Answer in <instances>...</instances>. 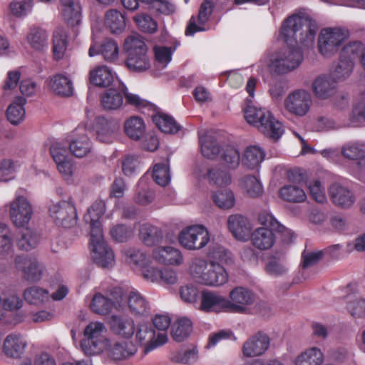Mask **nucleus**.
<instances>
[{
	"label": "nucleus",
	"instance_id": "52",
	"mask_svg": "<svg viewBox=\"0 0 365 365\" xmlns=\"http://www.w3.org/2000/svg\"><path fill=\"white\" fill-rule=\"evenodd\" d=\"M212 199L215 205L223 210H229L234 207L235 198L233 192L228 189L221 190L212 195Z\"/></svg>",
	"mask_w": 365,
	"mask_h": 365
},
{
	"label": "nucleus",
	"instance_id": "13",
	"mask_svg": "<svg viewBox=\"0 0 365 365\" xmlns=\"http://www.w3.org/2000/svg\"><path fill=\"white\" fill-rule=\"evenodd\" d=\"M270 342L271 339L267 334L258 331L244 342L242 347V354L247 358L261 356L269 349Z\"/></svg>",
	"mask_w": 365,
	"mask_h": 365
},
{
	"label": "nucleus",
	"instance_id": "50",
	"mask_svg": "<svg viewBox=\"0 0 365 365\" xmlns=\"http://www.w3.org/2000/svg\"><path fill=\"white\" fill-rule=\"evenodd\" d=\"M91 309L96 314L105 315L111 312L114 302L100 293L96 294L91 303Z\"/></svg>",
	"mask_w": 365,
	"mask_h": 365
},
{
	"label": "nucleus",
	"instance_id": "62",
	"mask_svg": "<svg viewBox=\"0 0 365 365\" xmlns=\"http://www.w3.org/2000/svg\"><path fill=\"white\" fill-rule=\"evenodd\" d=\"M153 197V192L148 189L145 182L140 180L138 184L137 194L135 197V202L145 205L151 202Z\"/></svg>",
	"mask_w": 365,
	"mask_h": 365
},
{
	"label": "nucleus",
	"instance_id": "39",
	"mask_svg": "<svg viewBox=\"0 0 365 365\" xmlns=\"http://www.w3.org/2000/svg\"><path fill=\"white\" fill-rule=\"evenodd\" d=\"M124 129L130 138L138 140L145 134V125L141 118L133 116L125 122Z\"/></svg>",
	"mask_w": 365,
	"mask_h": 365
},
{
	"label": "nucleus",
	"instance_id": "7",
	"mask_svg": "<svg viewBox=\"0 0 365 365\" xmlns=\"http://www.w3.org/2000/svg\"><path fill=\"white\" fill-rule=\"evenodd\" d=\"M210 233L202 225H192L182 229L178 241L182 247L189 250H200L210 241Z\"/></svg>",
	"mask_w": 365,
	"mask_h": 365
},
{
	"label": "nucleus",
	"instance_id": "38",
	"mask_svg": "<svg viewBox=\"0 0 365 365\" xmlns=\"http://www.w3.org/2000/svg\"><path fill=\"white\" fill-rule=\"evenodd\" d=\"M354 62L350 59L339 57L338 62L334 65L331 76L337 81H343L350 77L354 68Z\"/></svg>",
	"mask_w": 365,
	"mask_h": 365
},
{
	"label": "nucleus",
	"instance_id": "57",
	"mask_svg": "<svg viewBox=\"0 0 365 365\" xmlns=\"http://www.w3.org/2000/svg\"><path fill=\"white\" fill-rule=\"evenodd\" d=\"M13 247L12 234L9 227L6 225L0 224V255L9 254Z\"/></svg>",
	"mask_w": 365,
	"mask_h": 365
},
{
	"label": "nucleus",
	"instance_id": "16",
	"mask_svg": "<svg viewBox=\"0 0 365 365\" xmlns=\"http://www.w3.org/2000/svg\"><path fill=\"white\" fill-rule=\"evenodd\" d=\"M120 125L115 120L104 116H98L96 118L94 130L96 138L106 143L113 142L115 134L118 131Z\"/></svg>",
	"mask_w": 365,
	"mask_h": 365
},
{
	"label": "nucleus",
	"instance_id": "26",
	"mask_svg": "<svg viewBox=\"0 0 365 365\" xmlns=\"http://www.w3.org/2000/svg\"><path fill=\"white\" fill-rule=\"evenodd\" d=\"M62 16L66 24L73 27L81 20V6L79 0H60Z\"/></svg>",
	"mask_w": 365,
	"mask_h": 365
},
{
	"label": "nucleus",
	"instance_id": "5",
	"mask_svg": "<svg viewBox=\"0 0 365 365\" xmlns=\"http://www.w3.org/2000/svg\"><path fill=\"white\" fill-rule=\"evenodd\" d=\"M348 38V32L341 28L323 29L318 37L319 52L325 58H330L339 51Z\"/></svg>",
	"mask_w": 365,
	"mask_h": 365
},
{
	"label": "nucleus",
	"instance_id": "6",
	"mask_svg": "<svg viewBox=\"0 0 365 365\" xmlns=\"http://www.w3.org/2000/svg\"><path fill=\"white\" fill-rule=\"evenodd\" d=\"M106 327L101 322H91L84 330L85 338L81 342L83 351L86 355L100 353L106 346L103 333Z\"/></svg>",
	"mask_w": 365,
	"mask_h": 365
},
{
	"label": "nucleus",
	"instance_id": "1",
	"mask_svg": "<svg viewBox=\"0 0 365 365\" xmlns=\"http://www.w3.org/2000/svg\"><path fill=\"white\" fill-rule=\"evenodd\" d=\"M317 26L309 19L293 16L283 24L281 35L288 45L274 53L268 64L269 70L282 74L297 68L302 62L303 54L298 46L293 44L312 46L314 41Z\"/></svg>",
	"mask_w": 365,
	"mask_h": 365
},
{
	"label": "nucleus",
	"instance_id": "35",
	"mask_svg": "<svg viewBox=\"0 0 365 365\" xmlns=\"http://www.w3.org/2000/svg\"><path fill=\"white\" fill-rule=\"evenodd\" d=\"M104 24L113 34L121 33L125 28V17L116 9H109L106 11Z\"/></svg>",
	"mask_w": 365,
	"mask_h": 365
},
{
	"label": "nucleus",
	"instance_id": "12",
	"mask_svg": "<svg viewBox=\"0 0 365 365\" xmlns=\"http://www.w3.org/2000/svg\"><path fill=\"white\" fill-rule=\"evenodd\" d=\"M136 339L145 346L144 352L147 354L165 344L168 341V335L165 332H157L146 324H140L136 331Z\"/></svg>",
	"mask_w": 365,
	"mask_h": 365
},
{
	"label": "nucleus",
	"instance_id": "59",
	"mask_svg": "<svg viewBox=\"0 0 365 365\" xmlns=\"http://www.w3.org/2000/svg\"><path fill=\"white\" fill-rule=\"evenodd\" d=\"M153 178L159 185L166 186L170 180L168 166L164 163L156 164L153 168Z\"/></svg>",
	"mask_w": 365,
	"mask_h": 365
},
{
	"label": "nucleus",
	"instance_id": "14",
	"mask_svg": "<svg viewBox=\"0 0 365 365\" xmlns=\"http://www.w3.org/2000/svg\"><path fill=\"white\" fill-rule=\"evenodd\" d=\"M228 299L219 293L205 290L201 293L199 309L205 313L229 312Z\"/></svg>",
	"mask_w": 365,
	"mask_h": 365
},
{
	"label": "nucleus",
	"instance_id": "20",
	"mask_svg": "<svg viewBox=\"0 0 365 365\" xmlns=\"http://www.w3.org/2000/svg\"><path fill=\"white\" fill-rule=\"evenodd\" d=\"M152 257L157 262L168 265H180L183 262L181 252L170 246L159 247L153 250Z\"/></svg>",
	"mask_w": 365,
	"mask_h": 365
},
{
	"label": "nucleus",
	"instance_id": "21",
	"mask_svg": "<svg viewBox=\"0 0 365 365\" xmlns=\"http://www.w3.org/2000/svg\"><path fill=\"white\" fill-rule=\"evenodd\" d=\"M110 329L117 335L129 339L135 331L133 319L128 316L113 315L110 320Z\"/></svg>",
	"mask_w": 365,
	"mask_h": 365
},
{
	"label": "nucleus",
	"instance_id": "32",
	"mask_svg": "<svg viewBox=\"0 0 365 365\" xmlns=\"http://www.w3.org/2000/svg\"><path fill=\"white\" fill-rule=\"evenodd\" d=\"M89 79L91 83L99 87H108L113 81L111 71L106 66H98L89 72Z\"/></svg>",
	"mask_w": 365,
	"mask_h": 365
},
{
	"label": "nucleus",
	"instance_id": "44",
	"mask_svg": "<svg viewBox=\"0 0 365 365\" xmlns=\"http://www.w3.org/2000/svg\"><path fill=\"white\" fill-rule=\"evenodd\" d=\"M128 304L130 312L135 315H144L149 310V304L137 292H130L128 296Z\"/></svg>",
	"mask_w": 365,
	"mask_h": 365
},
{
	"label": "nucleus",
	"instance_id": "11",
	"mask_svg": "<svg viewBox=\"0 0 365 365\" xmlns=\"http://www.w3.org/2000/svg\"><path fill=\"white\" fill-rule=\"evenodd\" d=\"M15 265L23 274V278L28 282H37L44 274L45 268L34 256L21 255L15 259Z\"/></svg>",
	"mask_w": 365,
	"mask_h": 365
},
{
	"label": "nucleus",
	"instance_id": "47",
	"mask_svg": "<svg viewBox=\"0 0 365 365\" xmlns=\"http://www.w3.org/2000/svg\"><path fill=\"white\" fill-rule=\"evenodd\" d=\"M154 121L158 128L165 133L175 134L182 128L172 116L165 113L155 116Z\"/></svg>",
	"mask_w": 365,
	"mask_h": 365
},
{
	"label": "nucleus",
	"instance_id": "40",
	"mask_svg": "<svg viewBox=\"0 0 365 365\" xmlns=\"http://www.w3.org/2000/svg\"><path fill=\"white\" fill-rule=\"evenodd\" d=\"M125 257L127 263L138 272L150 261L145 252L133 248L125 250Z\"/></svg>",
	"mask_w": 365,
	"mask_h": 365
},
{
	"label": "nucleus",
	"instance_id": "15",
	"mask_svg": "<svg viewBox=\"0 0 365 365\" xmlns=\"http://www.w3.org/2000/svg\"><path fill=\"white\" fill-rule=\"evenodd\" d=\"M229 312L244 313L247 307L252 304L255 300V294L248 289L243 287L234 288L229 294Z\"/></svg>",
	"mask_w": 365,
	"mask_h": 365
},
{
	"label": "nucleus",
	"instance_id": "33",
	"mask_svg": "<svg viewBox=\"0 0 365 365\" xmlns=\"http://www.w3.org/2000/svg\"><path fill=\"white\" fill-rule=\"evenodd\" d=\"M137 351L134 344L128 341L115 343L108 351V356L114 361L127 359Z\"/></svg>",
	"mask_w": 365,
	"mask_h": 365
},
{
	"label": "nucleus",
	"instance_id": "54",
	"mask_svg": "<svg viewBox=\"0 0 365 365\" xmlns=\"http://www.w3.org/2000/svg\"><path fill=\"white\" fill-rule=\"evenodd\" d=\"M268 110L265 108H258L254 106H248L245 110V118L247 122L257 128L259 124L266 118Z\"/></svg>",
	"mask_w": 365,
	"mask_h": 365
},
{
	"label": "nucleus",
	"instance_id": "64",
	"mask_svg": "<svg viewBox=\"0 0 365 365\" xmlns=\"http://www.w3.org/2000/svg\"><path fill=\"white\" fill-rule=\"evenodd\" d=\"M308 188L311 197L319 203H324L327 201L324 187L318 180H314L308 183Z\"/></svg>",
	"mask_w": 365,
	"mask_h": 365
},
{
	"label": "nucleus",
	"instance_id": "56",
	"mask_svg": "<svg viewBox=\"0 0 365 365\" xmlns=\"http://www.w3.org/2000/svg\"><path fill=\"white\" fill-rule=\"evenodd\" d=\"M207 178L210 182L219 187L227 185L231 182L230 175L218 168L209 169L207 173Z\"/></svg>",
	"mask_w": 365,
	"mask_h": 365
},
{
	"label": "nucleus",
	"instance_id": "4",
	"mask_svg": "<svg viewBox=\"0 0 365 365\" xmlns=\"http://www.w3.org/2000/svg\"><path fill=\"white\" fill-rule=\"evenodd\" d=\"M123 48L127 54L125 65L130 71L143 72L150 68L148 47L141 36L138 34L128 36Z\"/></svg>",
	"mask_w": 365,
	"mask_h": 365
},
{
	"label": "nucleus",
	"instance_id": "58",
	"mask_svg": "<svg viewBox=\"0 0 365 365\" xmlns=\"http://www.w3.org/2000/svg\"><path fill=\"white\" fill-rule=\"evenodd\" d=\"M364 50V45L360 41L349 42L346 44L340 51L341 58L350 59L352 62L359 56L362 54Z\"/></svg>",
	"mask_w": 365,
	"mask_h": 365
},
{
	"label": "nucleus",
	"instance_id": "23",
	"mask_svg": "<svg viewBox=\"0 0 365 365\" xmlns=\"http://www.w3.org/2000/svg\"><path fill=\"white\" fill-rule=\"evenodd\" d=\"M341 154L345 158L354 161L359 170L365 169V143H348L343 146Z\"/></svg>",
	"mask_w": 365,
	"mask_h": 365
},
{
	"label": "nucleus",
	"instance_id": "51",
	"mask_svg": "<svg viewBox=\"0 0 365 365\" xmlns=\"http://www.w3.org/2000/svg\"><path fill=\"white\" fill-rule=\"evenodd\" d=\"M170 359L172 362L176 364H192L198 362V351L193 348L185 351H173Z\"/></svg>",
	"mask_w": 365,
	"mask_h": 365
},
{
	"label": "nucleus",
	"instance_id": "29",
	"mask_svg": "<svg viewBox=\"0 0 365 365\" xmlns=\"http://www.w3.org/2000/svg\"><path fill=\"white\" fill-rule=\"evenodd\" d=\"M139 237L144 245L153 247L162 242L163 234L160 228L150 224H143L140 227Z\"/></svg>",
	"mask_w": 365,
	"mask_h": 365
},
{
	"label": "nucleus",
	"instance_id": "2",
	"mask_svg": "<svg viewBox=\"0 0 365 365\" xmlns=\"http://www.w3.org/2000/svg\"><path fill=\"white\" fill-rule=\"evenodd\" d=\"M106 211V204L103 200H96L88 209L83 220L90 225L91 245L93 258L100 267L110 268L115 264V255L113 250L104 240L100 218Z\"/></svg>",
	"mask_w": 365,
	"mask_h": 365
},
{
	"label": "nucleus",
	"instance_id": "27",
	"mask_svg": "<svg viewBox=\"0 0 365 365\" xmlns=\"http://www.w3.org/2000/svg\"><path fill=\"white\" fill-rule=\"evenodd\" d=\"M259 221L262 225L269 226L274 229V232L278 234L284 244H289L292 242L294 233L292 230L281 225L271 214L261 212L259 215Z\"/></svg>",
	"mask_w": 365,
	"mask_h": 365
},
{
	"label": "nucleus",
	"instance_id": "30",
	"mask_svg": "<svg viewBox=\"0 0 365 365\" xmlns=\"http://www.w3.org/2000/svg\"><path fill=\"white\" fill-rule=\"evenodd\" d=\"M50 89L56 95L70 96L73 93L71 81L66 76L56 74L48 81Z\"/></svg>",
	"mask_w": 365,
	"mask_h": 365
},
{
	"label": "nucleus",
	"instance_id": "43",
	"mask_svg": "<svg viewBox=\"0 0 365 365\" xmlns=\"http://www.w3.org/2000/svg\"><path fill=\"white\" fill-rule=\"evenodd\" d=\"M24 297L31 304L40 305L48 301L49 293L45 289L32 286L24 290Z\"/></svg>",
	"mask_w": 365,
	"mask_h": 365
},
{
	"label": "nucleus",
	"instance_id": "36",
	"mask_svg": "<svg viewBox=\"0 0 365 365\" xmlns=\"http://www.w3.org/2000/svg\"><path fill=\"white\" fill-rule=\"evenodd\" d=\"M264 152L257 146H250L245 150L242 164L249 169L257 168L264 158Z\"/></svg>",
	"mask_w": 365,
	"mask_h": 365
},
{
	"label": "nucleus",
	"instance_id": "34",
	"mask_svg": "<svg viewBox=\"0 0 365 365\" xmlns=\"http://www.w3.org/2000/svg\"><path fill=\"white\" fill-rule=\"evenodd\" d=\"M48 37L46 30L39 27H33L30 29L26 39L33 49L42 51L48 47Z\"/></svg>",
	"mask_w": 365,
	"mask_h": 365
},
{
	"label": "nucleus",
	"instance_id": "28",
	"mask_svg": "<svg viewBox=\"0 0 365 365\" xmlns=\"http://www.w3.org/2000/svg\"><path fill=\"white\" fill-rule=\"evenodd\" d=\"M267 115L263 119L257 128L259 132L274 141L277 140L283 134L284 130L282 123L277 120L269 110Z\"/></svg>",
	"mask_w": 365,
	"mask_h": 365
},
{
	"label": "nucleus",
	"instance_id": "45",
	"mask_svg": "<svg viewBox=\"0 0 365 365\" xmlns=\"http://www.w3.org/2000/svg\"><path fill=\"white\" fill-rule=\"evenodd\" d=\"M101 105L106 110H117L123 102V94L116 89H109L101 96Z\"/></svg>",
	"mask_w": 365,
	"mask_h": 365
},
{
	"label": "nucleus",
	"instance_id": "10",
	"mask_svg": "<svg viewBox=\"0 0 365 365\" xmlns=\"http://www.w3.org/2000/svg\"><path fill=\"white\" fill-rule=\"evenodd\" d=\"M9 212L10 219L16 227H24L31 219L33 208L26 197L16 195L9 203Z\"/></svg>",
	"mask_w": 365,
	"mask_h": 365
},
{
	"label": "nucleus",
	"instance_id": "55",
	"mask_svg": "<svg viewBox=\"0 0 365 365\" xmlns=\"http://www.w3.org/2000/svg\"><path fill=\"white\" fill-rule=\"evenodd\" d=\"M221 158L225 164L230 169H235L238 167L240 162V155L239 151L231 145H227L222 149Z\"/></svg>",
	"mask_w": 365,
	"mask_h": 365
},
{
	"label": "nucleus",
	"instance_id": "25",
	"mask_svg": "<svg viewBox=\"0 0 365 365\" xmlns=\"http://www.w3.org/2000/svg\"><path fill=\"white\" fill-rule=\"evenodd\" d=\"M27 346V341L20 334H11L4 341V352L11 358L19 359L24 354Z\"/></svg>",
	"mask_w": 365,
	"mask_h": 365
},
{
	"label": "nucleus",
	"instance_id": "8",
	"mask_svg": "<svg viewBox=\"0 0 365 365\" xmlns=\"http://www.w3.org/2000/svg\"><path fill=\"white\" fill-rule=\"evenodd\" d=\"M312 105V96L305 89H297L289 93L286 97L284 106L287 111L297 116H305Z\"/></svg>",
	"mask_w": 365,
	"mask_h": 365
},
{
	"label": "nucleus",
	"instance_id": "63",
	"mask_svg": "<svg viewBox=\"0 0 365 365\" xmlns=\"http://www.w3.org/2000/svg\"><path fill=\"white\" fill-rule=\"evenodd\" d=\"M265 271L269 275L279 277L286 274L287 268L279 259L272 257L266 263Z\"/></svg>",
	"mask_w": 365,
	"mask_h": 365
},
{
	"label": "nucleus",
	"instance_id": "24",
	"mask_svg": "<svg viewBox=\"0 0 365 365\" xmlns=\"http://www.w3.org/2000/svg\"><path fill=\"white\" fill-rule=\"evenodd\" d=\"M76 135L69 144L71 153L77 158L87 155L92 149V143L83 128L76 129Z\"/></svg>",
	"mask_w": 365,
	"mask_h": 365
},
{
	"label": "nucleus",
	"instance_id": "53",
	"mask_svg": "<svg viewBox=\"0 0 365 365\" xmlns=\"http://www.w3.org/2000/svg\"><path fill=\"white\" fill-rule=\"evenodd\" d=\"M202 154L207 158H215L220 153V148L215 140L210 135L200 136Z\"/></svg>",
	"mask_w": 365,
	"mask_h": 365
},
{
	"label": "nucleus",
	"instance_id": "60",
	"mask_svg": "<svg viewBox=\"0 0 365 365\" xmlns=\"http://www.w3.org/2000/svg\"><path fill=\"white\" fill-rule=\"evenodd\" d=\"M244 190L251 197L259 196L263 191L260 182L255 176H246L243 179L242 184Z\"/></svg>",
	"mask_w": 365,
	"mask_h": 365
},
{
	"label": "nucleus",
	"instance_id": "18",
	"mask_svg": "<svg viewBox=\"0 0 365 365\" xmlns=\"http://www.w3.org/2000/svg\"><path fill=\"white\" fill-rule=\"evenodd\" d=\"M329 193L332 202L343 209L351 207L356 202V197L353 192L339 183L332 184L329 187Z\"/></svg>",
	"mask_w": 365,
	"mask_h": 365
},
{
	"label": "nucleus",
	"instance_id": "46",
	"mask_svg": "<svg viewBox=\"0 0 365 365\" xmlns=\"http://www.w3.org/2000/svg\"><path fill=\"white\" fill-rule=\"evenodd\" d=\"M26 103V99L23 97L16 98V101L7 108L6 116L8 120L13 125L21 123L25 115L23 106Z\"/></svg>",
	"mask_w": 365,
	"mask_h": 365
},
{
	"label": "nucleus",
	"instance_id": "42",
	"mask_svg": "<svg viewBox=\"0 0 365 365\" xmlns=\"http://www.w3.org/2000/svg\"><path fill=\"white\" fill-rule=\"evenodd\" d=\"M192 331V322L187 317L178 319L172 326L171 336L178 342L184 341Z\"/></svg>",
	"mask_w": 365,
	"mask_h": 365
},
{
	"label": "nucleus",
	"instance_id": "17",
	"mask_svg": "<svg viewBox=\"0 0 365 365\" xmlns=\"http://www.w3.org/2000/svg\"><path fill=\"white\" fill-rule=\"evenodd\" d=\"M312 89L317 98L326 100L336 93L337 81L331 75H320L313 81Z\"/></svg>",
	"mask_w": 365,
	"mask_h": 365
},
{
	"label": "nucleus",
	"instance_id": "31",
	"mask_svg": "<svg viewBox=\"0 0 365 365\" xmlns=\"http://www.w3.org/2000/svg\"><path fill=\"white\" fill-rule=\"evenodd\" d=\"M227 222L230 230L238 239H242L246 237L251 229L247 218L241 215H230Z\"/></svg>",
	"mask_w": 365,
	"mask_h": 365
},
{
	"label": "nucleus",
	"instance_id": "22",
	"mask_svg": "<svg viewBox=\"0 0 365 365\" xmlns=\"http://www.w3.org/2000/svg\"><path fill=\"white\" fill-rule=\"evenodd\" d=\"M276 239L274 230L269 226L263 225L256 229L251 235L252 245L260 250L271 248Z\"/></svg>",
	"mask_w": 365,
	"mask_h": 365
},
{
	"label": "nucleus",
	"instance_id": "19",
	"mask_svg": "<svg viewBox=\"0 0 365 365\" xmlns=\"http://www.w3.org/2000/svg\"><path fill=\"white\" fill-rule=\"evenodd\" d=\"M101 54L108 63H115L119 58V47L117 42L110 38L103 41L98 48L91 45L88 50V56L93 57Z\"/></svg>",
	"mask_w": 365,
	"mask_h": 365
},
{
	"label": "nucleus",
	"instance_id": "37",
	"mask_svg": "<svg viewBox=\"0 0 365 365\" xmlns=\"http://www.w3.org/2000/svg\"><path fill=\"white\" fill-rule=\"evenodd\" d=\"M279 197L284 201L299 203L304 202L307 195L304 190L297 185H287L279 190Z\"/></svg>",
	"mask_w": 365,
	"mask_h": 365
},
{
	"label": "nucleus",
	"instance_id": "9",
	"mask_svg": "<svg viewBox=\"0 0 365 365\" xmlns=\"http://www.w3.org/2000/svg\"><path fill=\"white\" fill-rule=\"evenodd\" d=\"M56 224L65 228L73 227L77 222L76 210L71 197L53 204L49 209Z\"/></svg>",
	"mask_w": 365,
	"mask_h": 365
},
{
	"label": "nucleus",
	"instance_id": "41",
	"mask_svg": "<svg viewBox=\"0 0 365 365\" xmlns=\"http://www.w3.org/2000/svg\"><path fill=\"white\" fill-rule=\"evenodd\" d=\"M324 362V354L319 348L313 346L302 352L295 359V365L306 363L309 365H322Z\"/></svg>",
	"mask_w": 365,
	"mask_h": 365
},
{
	"label": "nucleus",
	"instance_id": "3",
	"mask_svg": "<svg viewBox=\"0 0 365 365\" xmlns=\"http://www.w3.org/2000/svg\"><path fill=\"white\" fill-rule=\"evenodd\" d=\"M190 272L196 281L207 286L219 287L228 281V274L222 265L202 259L194 260Z\"/></svg>",
	"mask_w": 365,
	"mask_h": 365
},
{
	"label": "nucleus",
	"instance_id": "61",
	"mask_svg": "<svg viewBox=\"0 0 365 365\" xmlns=\"http://www.w3.org/2000/svg\"><path fill=\"white\" fill-rule=\"evenodd\" d=\"M38 242V235L31 230L27 228L23 232L21 237L19 240L18 245L20 249L29 251L35 247Z\"/></svg>",
	"mask_w": 365,
	"mask_h": 365
},
{
	"label": "nucleus",
	"instance_id": "49",
	"mask_svg": "<svg viewBox=\"0 0 365 365\" xmlns=\"http://www.w3.org/2000/svg\"><path fill=\"white\" fill-rule=\"evenodd\" d=\"M67 47V33L63 28H57L53 36V50L54 57L61 59Z\"/></svg>",
	"mask_w": 365,
	"mask_h": 365
},
{
	"label": "nucleus",
	"instance_id": "48",
	"mask_svg": "<svg viewBox=\"0 0 365 365\" xmlns=\"http://www.w3.org/2000/svg\"><path fill=\"white\" fill-rule=\"evenodd\" d=\"M365 122V96L356 100L349 114V125L353 127L361 125Z\"/></svg>",
	"mask_w": 365,
	"mask_h": 365
}]
</instances>
